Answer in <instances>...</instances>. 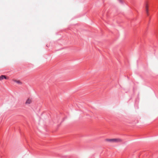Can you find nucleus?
Returning <instances> with one entry per match:
<instances>
[{
	"label": "nucleus",
	"mask_w": 158,
	"mask_h": 158,
	"mask_svg": "<svg viewBox=\"0 0 158 158\" xmlns=\"http://www.w3.org/2000/svg\"><path fill=\"white\" fill-rule=\"evenodd\" d=\"M149 6V4L148 1H146L145 3V10L146 14L148 16L149 15V13L148 12Z\"/></svg>",
	"instance_id": "f257e3e1"
},
{
	"label": "nucleus",
	"mask_w": 158,
	"mask_h": 158,
	"mask_svg": "<svg viewBox=\"0 0 158 158\" xmlns=\"http://www.w3.org/2000/svg\"><path fill=\"white\" fill-rule=\"evenodd\" d=\"M106 140L107 141L109 142L110 143L117 142H120L121 140L118 139H106Z\"/></svg>",
	"instance_id": "f03ea898"
},
{
	"label": "nucleus",
	"mask_w": 158,
	"mask_h": 158,
	"mask_svg": "<svg viewBox=\"0 0 158 158\" xmlns=\"http://www.w3.org/2000/svg\"><path fill=\"white\" fill-rule=\"evenodd\" d=\"M9 79V77H7V76L4 75H2L1 76H0V81H2L4 79Z\"/></svg>",
	"instance_id": "7ed1b4c3"
},
{
	"label": "nucleus",
	"mask_w": 158,
	"mask_h": 158,
	"mask_svg": "<svg viewBox=\"0 0 158 158\" xmlns=\"http://www.w3.org/2000/svg\"><path fill=\"white\" fill-rule=\"evenodd\" d=\"M32 102L31 100L29 98H28L26 102H25V104H30Z\"/></svg>",
	"instance_id": "20e7f679"
},
{
	"label": "nucleus",
	"mask_w": 158,
	"mask_h": 158,
	"mask_svg": "<svg viewBox=\"0 0 158 158\" xmlns=\"http://www.w3.org/2000/svg\"><path fill=\"white\" fill-rule=\"evenodd\" d=\"M15 82H16L17 84H18L19 85H21L22 84V82H21L19 80H15Z\"/></svg>",
	"instance_id": "39448f33"
},
{
	"label": "nucleus",
	"mask_w": 158,
	"mask_h": 158,
	"mask_svg": "<svg viewBox=\"0 0 158 158\" xmlns=\"http://www.w3.org/2000/svg\"><path fill=\"white\" fill-rule=\"evenodd\" d=\"M118 1L119 2L123 4V1L122 0H118Z\"/></svg>",
	"instance_id": "423d86ee"
}]
</instances>
